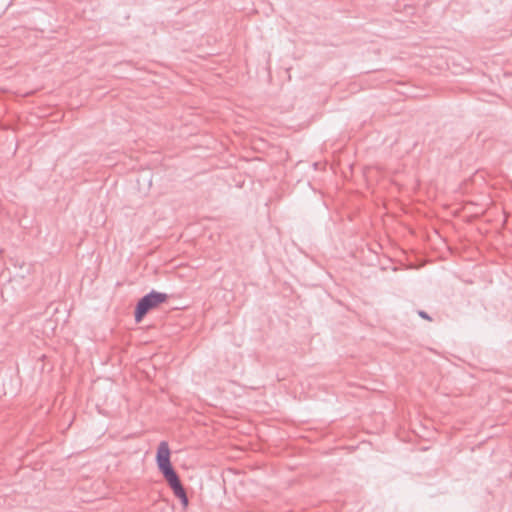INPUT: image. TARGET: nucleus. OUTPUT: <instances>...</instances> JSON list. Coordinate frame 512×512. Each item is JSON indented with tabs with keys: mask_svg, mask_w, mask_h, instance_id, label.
Segmentation results:
<instances>
[{
	"mask_svg": "<svg viewBox=\"0 0 512 512\" xmlns=\"http://www.w3.org/2000/svg\"><path fill=\"white\" fill-rule=\"evenodd\" d=\"M167 299L168 295L166 293L157 292L155 290L143 296L135 307V321L139 323L150 310L156 308Z\"/></svg>",
	"mask_w": 512,
	"mask_h": 512,
	"instance_id": "1",
	"label": "nucleus"
},
{
	"mask_svg": "<svg viewBox=\"0 0 512 512\" xmlns=\"http://www.w3.org/2000/svg\"><path fill=\"white\" fill-rule=\"evenodd\" d=\"M156 462L158 469L164 478H168L169 476L176 474V471L174 470L170 461V449L166 441L160 442L158 446Z\"/></svg>",
	"mask_w": 512,
	"mask_h": 512,
	"instance_id": "2",
	"label": "nucleus"
},
{
	"mask_svg": "<svg viewBox=\"0 0 512 512\" xmlns=\"http://www.w3.org/2000/svg\"><path fill=\"white\" fill-rule=\"evenodd\" d=\"M165 480L167 481L168 485L170 486L174 495L177 498H181L182 496H184V494H186V491L177 473L172 476H169L168 478H165Z\"/></svg>",
	"mask_w": 512,
	"mask_h": 512,
	"instance_id": "3",
	"label": "nucleus"
},
{
	"mask_svg": "<svg viewBox=\"0 0 512 512\" xmlns=\"http://www.w3.org/2000/svg\"><path fill=\"white\" fill-rule=\"evenodd\" d=\"M179 499L181 501V504H182L183 508L186 509L188 507V505H189V500H188L187 494H184V496H182Z\"/></svg>",
	"mask_w": 512,
	"mask_h": 512,
	"instance_id": "4",
	"label": "nucleus"
},
{
	"mask_svg": "<svg viewBox=\"0 0 512 512\" xmlns=\"http://www.w3.org/2000/svg\"><path fill=\"white\" fill-rule=\"evenodd\" d=\"M418 315L423 319L431 321V317L423 310L418 311Z\"/></svg>",
	"mask_w": 512,
	"mask_h": 512,
	"instance_id": "5",
	"label": "nucleus"
}]
</instances>
